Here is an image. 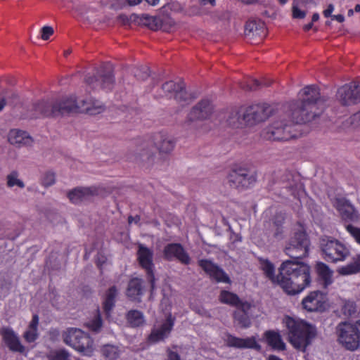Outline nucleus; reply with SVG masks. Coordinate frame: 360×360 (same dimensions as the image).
Segmentation results:
<instances>
[{
	"instance_id": "f257e3e1",
	"label": "nucleus",
	"mask_w": 360,
	"mask_h": 360,
	"mask_svg": "<svg viewBox=\"0 0 360 360\" xmlns=\"http://www.w3.org/2000/svg\"><path fill=\"white\" fill-rule=\"evenodd\" d=\"M328 97L321 96L318 86H306L298 94V99L283 105V118L275 121L262 131L264 139L287 141L296 138L293 127L285 122V117L293 124H302L319 117L326 108Z\"/></svg>"
},
{
	"instance_id": "f03ea898",
	"label": "nucleus",
	"mask_w": 360,
	"mask_h": 360,
	"mask_svg": "<svg viewBox=\"0 0 360 360\" xmlns=\"http://www.w3.org/2000/svg\"><path fill=\"white\" fill-rule=\"evenodd\" d=\"M260 269L265 276L273 283L281 286L289 295H295L308 287L311 281V268L304 262L292 260L283 262L275 275V266L268 259L259 258Z\"/></svg>"
},
{
	"instance_id": "7ed1b4c3",
	"label": "nucleus",
	"mask_w": 360,
	"mask_h": 360,
	"mask_svg": "<svg viewBox=\"0 0 360 360\" xmlns=\"http://www.w3.org/2000/svg\"><path fill=\"white\" fill-rule=\"evenodd\" d=\"M286 326L289 330V341L301 352H305L317 336L316 326L303 320H295L288 317Z\"/></svg>"
},
{
	"instance_id": "20e7f679",
	"label": "nucleus",
	"mask_w": 360,
	"mask_h": 360,
	"mask_svg": "<svg viewBox=\"0 0 360 360\" xmlns=\"http://www.w3.org/2000/svg\"><path fill=\"white\" fill-rule=\"evenodd\" d=\"M338 341L346 349L355 351L360 346V320L354 323L340 322L336 327Z\"/></svg>"
},
{
	"instance_id": "39448f33",
	"label": "nucleus",
	"mask_w": 360,
	"mask_h": 360,
	"mask_svg": "<svg viewBox=\"0 0 360 360\" xmlns=\"http://www.w3.org/2000/svg\"><path fill=\"white\" fill-rule=\"evenodd\" d=\"M226 180L230 188L243 191L250 188L255 184L257 174L249 168L238 167L229 172Z\"/></svg>"
},
{
	"instance_id": "423d86ee",
	"label": "nucleus",
	"mask_w": 360,
	"mask_h": 360,
	"mask_svg": "<svg viewBox=\"0 0 360 360\" xmlns=\"http://www.w3.org/2000/svg\"><path fill=\"white\" fill-rule=\"evenodd\" d=\"M309 239L304 231L295 232L285 246L284 252L292 260L301 262L300 260L309 255Z\"/></svg>"
},
{
	"instance_id": "0eeeda50",
	"label": "nucleus",
	"mask_w": 360,
	"mask_h": 360,
	"mask_svg": "<svg viewBox=\"0 0 360 360\" xmlns=\"http://www.w3.org/2000/svg\"><path fill=\"white\" fill-rule=\"evenodd\" d=\"M63 341L77 351L86 355L93 352V340L82 330L70 328L63 334Z\"/></svg>"
},
{
	"instance_id": "6e6552de",
	"label": "nucleus",
	"mask_w": 360,
	"mask_h": 360,
	"mask_svg": "<svg viewBox=\"0 0 360 360\" xmlns=\"http://www.w3.org/2000/svg\"><path fill=\"white\" fill-rule=\"evenodd\" d=\"M85 83L91 89L112 90L115 84V77L112 69L110 65H102L96 70L94 75H86Z\"/></svg>"
},
{
	"instance_id": "1a4fd4ad",
	"label": "nucleus",
	"mask_w": 360,
	"mask_h": 360,
	"mask_svg": "<svg viewBox=\"0 0 360 360\" xmlns=\"http://www.w3.org/2000/svg\"><path fill=\"white\" fill-rule=\"evenodd\" d=\"M274 107L267 103H258L250 105L243 110L245 126H254L264 122L274 112Z\"/></svg>"
},
{
	"instance_id": "9d476101",
	"label": "nucleus",
	"mask_w": 360,
	"mask_h": 360,
	"mask_svg": "<svg viewBox=\"0 0 360 360\" xmlns=\"http://www.w3.org/2000/svg\"><path fill=\"white\" fill-rule=\"evenodd\" d=\"M320 247L326 261H341L348 255V250L338 240L325 236L320 240Z\"/></svg>"
},
{
	"instance_id": "9b49d317",
	"label": "nucleus",
	"mask_w": 360,
	"mask_h": 360,
	"mask_svg": "<svg viewBox=\"0 0 360 360\" xmlns=\"http://www.w3.org/2000/svg\"><path fill=\"white\" fill-rule=\"evenodd\" d=\"M136 255L138 262L146 271L147 279L150 284L151 289L153 290L155 288L153 251L143 244L139 243Z\"/></svg>"
},
{
	"instance_id": "f8f14e48",
	"label": "nucleus",
	"mask_w": 360,
	"mask_h": 360,
	"mask_svg": "<svg viewBox=\"0 0 360 360\" xmlns=\"http://www.w3.org/2000/svg\"><path fill=\"white\" fill-rule=\"evenodd\" d=\"M337 99L344 106L354 105L360 102V82L346 84L338 89Z\"/></svg>"
},
{
	"instance_id": "ddd939ff",
	"label": "nucleus",
	"mask_w": 360,
	"mask_h": 360,
	"mask_svg": "<svg viewBox=\"0 0 360 360\" xmlns=\"http://www.w3.org/2000/svg\"><path fill=\"white\" fill-rule=\"evenodd\" d=\"M302 305L310 312H323L328 307L327 294L321 290L312 291L302 300Z\"/></svg>"
},
{
	"instance_id": "4468645a",
	"label": "nucleus",
	"mask_w": 360,
	"mask_h": 360,
	"mask_svg": "<svg viewBox=\"0 0 360 360\" xmlns=\"http://www.w3.org/2000/svg\"><path fill=\"white\" fill-rule=\"evenodd\" d=\"M333 206L339 212L341 219L345 223L360 224V214L345 198H335Z\"/></svg>"
},
{
	"instance_id": "2eb2a0df",
	"label": "nucleus",
	"mask_w": 360,
	"mask_h": 360,
	"mask_svg": "<svg viewBox=\"0 0 360 360\" xmlns=\"http://www.w3.org/2000/svg\"><path fill=\"white\" fill-rule=\"evenodd\" d=\"M52 117L69 115L73 113H80L79 103L75 97H66L56 100L52 103Z\"/></svg>"
},
{
	"instance_id": "dca6fc26",
	"label": "nucleus",
	"mask_w": 360,
	"mask_h": 360,
	"mask_svg": "<svg viewBox=\"0 0 360 360\" xmlns=\"http://www.w3.org/2000/svg\"><path fill=\"white\" fill-rule=\"evenodd\" d=\"M213 108L209 100H202L194 105L188 114L185 124L191 126L195 121L205 120L210 117Z\"/></svg>"
},
{
	"instance_id": "f3484780",
	"label": "nucleus",
	"mask_w": 360,
	"mask_h": 360,
	"mask_svg": "<svg viewBox=\"0 0 360 360\" xmlns=\"http://www.w3.org/2000/svg\"><path fill=\"white\" fill-rule=\"evenodd\" d=\"M198 263L199 266L216 282L231 283V280L229 275L219 266L211 260L200 259Z\"/></svg>"
},
{
	"instance_id": "a211bd4d",
	"label": "nucleus",
	"mask_w": 360,
	"mask_h": 360,
	"mask_svg": "<svg viewBox=\"0 0 360 360\" xmlns=\"http://www.w3.org/2000/svg\"><path fill=\"white\" fill-rule=\"evenodd\" d=\"M164 258L167 261L176 259L184 265L191 263V257L180 243H169L163 250Z\"/></svg>"
},
{
	"instance_id": "6ab92c4d",
	"label": "nucleus",
	"mask_w": 360,
	"mask_h": 360,
	"mask_svg": "<svg viewBox=\"0 0 360 360\" xmlns=\"http://www.w3.org/2000/svg\"><path fill=\"white\" fill-rule=\"evenodd\" d=\"M266 35L265 24L261 20H250L245 25V36L250 43H259Z\"/></svg>"
},
{
	"instance_id": "aec40b11",
	"label": "nucleus",
	"mask_w": 360,
	"mask_h": 360,
	"mask_svg": "<svg viewBox=\"0 0 360 360\" xmlns=\"http://www.w3.org/2000/svg\"><path fill=\"white\" fill-rule=\"evenodd\" d=\"M174 321L175 318L169 314L165 321L159 327L154 326L153 328L148 336V340L153 343L164 340L170 334Z\"/></svg>"
},
{
	"instance_id": "412c9836",
	"label": "nucleus",
	"mask_w": 360,
	"mask_h": 360,
	"mask_svg": "<svg viewBox=\"0 0 360 360\" xmlns=\"http://www.w3.org/2000/svg\"><path fill=\"white\" fill-rule=\"evenodd\" d=\"M98 195V191L96 187L77 188L68 193L70 200L75 204H79L84 201L91 200L94 196Z\"/></svg>"
},
{
	"instance_id": "4be33fe9",
	"label": "nucleus",
	"mask_w": 360,
	"mask_h": 360,
	"mask_svg": "<svg viewBox=\"0 0 360 360\" xmlns=\"http://www.w3.org/2000/svg\"><path fill=\"white\" fill-rule=\"evenodd\" d=\"M0 333L8 349L14 352L25 353V347L21 344L19 338L10 328H3Z\"/></svg>"
},
{
	"instance_id": "5701e85b",
	"label": "nucleus",
	"mask_w": 360,
	"mask_h": 360,
	"mask_svg": "<svg viewBox=\"0 0 360 360\" xmlns=\"http://www.w3.org/2000/svg\"><path fill=\"white\" fill-rule=\"evenodd\" d=\"M227 345L229 347L240 349H253L257 352L262 350V347L257 343L255 337H250L247 338H240L229 335L227 338Z\"/></svg>"
},
{
	"instance_id": "b1692460",
	"label": "nucleus",
	"mask_w": 360,
	"mask_h": 360,
	"mask_svg": "<svg viewBox=\"0 0 360 360\" xmlns=\"http://www.w3.org/2000/svg\"><path fill=\"white\" fill-rule=\"evenodd\" d=\"M153 142L160 153H169L174 148L175 143L166 133L158 132L153 136Z\"/></svg>"
},
{
	"instance_id": "393cba45",
	"label": "nucleus",
	"mask_w": 360,
	"mask_h": 360,
	"mask_svg": "<svg viewBox=\"0 0 360 360\" xmlns=\"http://www.w3.org/2000/svg\"><path fill=\"white\" fill-rule=\"evenodd\" d=\"M285 219V216L284 213L277 212L269 222L270 229L273 232V236L276 240H280L284 238L283 224Z\"/></svg>"
},
{
	"instance_id": "a878e982",
	"label": "nucleus",
	"mask_w": 360,
	"mask_h": 360,
	"mask_svg": "<svg viewBox=\"0 0 360 360\" xmlns=\"http://www.w3.org/2000/svg\"><path fill=\"white\" fill-rule=\"evenodd\" d=\"M8 141L18 147L29 146L32 143V137L27 132L19 129H11L8 134Z\"/></svg>"
},
{
	"instance_id": "bb28decb",
	"label": "nucleus",
	"mask_w": 360,
	"mask_h": 360,
	"mask_svg": "<svg viewBox=\"0 0 360 360\" xmlns=\"http://www.w3.org/2000/svg\"><path fill=\"white\" fill-rule=\"evenodd\" d=\"M52 103L46 101H39L32 105L31 118L40 117H52Z\"/></svg>"
},
{
	"instance_id": "cd10ccee",
	"label": "nucleus",
	"mask_w": 360,
	"mask_h": 360,
	"mask_svg": "<svg viewBox=\"0 0 360 360\" xmlns=\"http://www.w3.org/2000/svg\"><path fill=\"white\" fill-rule=\"evenodd\" d=\"M80 113H87L91 115L100 114L105 110V106L98 101L82 100L79 102Z\"/></svg>"
},
{
	"instance_id": "c85d7f7f",
	"label": "nucleus",
	"mask_w": 360,
	"mask_h": 360,
	"mask_svg": "<svg viewBox=\"0 0 360 360\" xmlns=\"http://www.w3.org/2000/svg\"><path fill=\"white\" fill-rule=\"evenodd\" d=\"M143 294V281L138 278L131 279L127 288V296L131 300L140 301Z\"/></svg>"
},
{
	"instance_id": "c756f323",
	"label": "nucleus",
	"mask_w": 360,
	"mask_h": 360,
	"mask_svg": "<svg viewBox=\"0 0 360 360\" xmlns=\"http://www.w3.org/2000/svg\"><path fill=\"white\" fill-rule=\"evenodd\" d=\"M139 20L140 22H138V25H143L153 30H157L159 29H162V30H168L165 27V23L160 18L143 14L141 16H139Z\"/></svg>"
},
{
	"instance_id": "7c9ffc66",
	"label": "nucleus",
	"mask_w": 360,
	"mask_h": 360,
	"mask_svg": "<svg viewBox=\"0 0 360 360\" xmlns=\"http://www.w3.org/2000/svg\"><path fill=\"white\" fill-rule=\"evenodd\" d=\"M264 337L266 342L272 349L278 351H283L285 349V344L282 340L281 335L278 332L274 330H266Z\"/></svg>"
},
{
	"instance_id": "2f4dec72",
	"label": "nucleus",
	"mask_w": 360,
	"mask_h": 360,
	"mask_svg": "<svg viewBox=\"0 0 360 360\" xmlns=\"http://www.w3.org/2000/svg\"><path fill=\"white\" fill-rule=\"evenodd\" d=\"M314 0H293L292 6V15L293 18L303 19L307 15V11L302 8L309 5H316Z\"/></svg>"
},
{
	"instance_id": "473e14b6",
	"label": "nucleus",
	"mask_w": 360,
	"mask_h": 360,
	"mask_svg": "<svg viewBox=\"0 0 360 360\" xmlns=\"http://www.w3.org/2000/svg\"><path fill=\"white\" fill-rule=\"evenodd\" d=\"M316 271L319 279L323 282L325 288L332 283L333 272L329 269L328 265L321 262H317L316 264Z\"/></svg>"
},
{
	"instance_id": "72a5a7b5",
	"label": "nucleus",
	"mask_w": 360,
	"mask_h": 360,
	"mask_svg": "<svg viewBox=\"0 0 360 360\" xmlns=\"http://www.w3.org/2000/svg\"><path fill=\"white\" fill-rule=\"evenodd\" d=\"M117 296V290L115 285L110 287L105 292L103 302V309L107 316L110 315L111 311L115 306V300Z\"/></svg>"
},
{
	"instance_id": "f704fd0d",
	"label": "nucleus",
	"mask_w": 360,
	"mask_h": 360,
	"mask_svg": "<svg viewBox=\"0 0 360 360\" xmlns=\"http://www.w3.org/2000/svg\"><path fill=\"white\" fill-rule=\"evenodd\" d=\"M127 323L132 328H137L145 324V318L142 311L131 309L125 316Z\"/></svg>"
},
{
	"instance_id": "c9c22d12",
	"label": "nucleus",
	"mask_w": 360,
	"mask_h": 360,
	"mask_svg": "<svg viewBox=\"0 0 360 360\" xmlns=\"http://www.w3.org/2000/svg\"><path fill=\"white\" fill-rule=\"evenodd\" d=\"M218 300L222 304L235 307L240 303V299L236 293L226 290H221Z\"/></svg>"
},
{
	"instance_id": "e433bc0d",
	"label": "nucleus",
	"mask_w": 360,
	"mask_h": 360,
	"mask_svg": "<svg viewBox=\"0 0 360 360\" xmlns=\"http://www.w3.org/2000/svg\"><path fill=\"white\" fill-rule=\"evenodd\" d=\"M180 85V82H174L172 80L167 81L162 84L160 92L155 96L158 98L174 96L175 92L177 91Z\"/></svg>"
},
{
	"instance_id": "4c0bfd02",
	"label": "nucleus",
	"mask_w": 360,
	"mask_h": 360,
	"mask_svg": "<svg viewBox=\"0 0 360 360\" xmlns=\"http://www.w3.org/2000/svg\"><path fill=\"white\" fill-rule=\"evenodd\" d=\"M101 353L105 360H117L120 355L119 347L107 344L101 347Z\"/></svg>"
},
{
	"instance_id": "58836bf2",
	"label": "nucleus",
	"mask_w": 360,
	"mask_h": 360,
	"mask_svg": "<svg viewBox=\"0 0 360 360\" xmlns=\"http://www.w3.org/2000/svg\"><path fill=\"white\" fill-rule=\"evenodd\" d=\"M226 122L229 126L234 128H240L245 126L243 110H232L230 112Z\"/></svg>"
},
{
	"instance_id": "ea45409f",
	"label": "nucleus",
	"mask_w": 360,
	"mask_h": 360,
	"mask_svg": "<svg viewBox=\"0 0 360 360\" xmlns=\"http://www.w3.org/2000/svg\"><path fill=\"white\" fill-rule=\"evenodd\" d=\"M174 98L180 103H189L195 98V97L191 96V94L187 92L185 84L183 82H180V85L175 92Z\"/></svg>"
},
{
	"instance_id": "a19ab883",
	"label": "nucleus",
	"mask_w": 360,
	"mask_h": 360,
	"mask_svg": "<svg viewBox=\"0 0 360 360\" xmlns=\"http://www.w3.org/2000/svg\"><path fill=\"white\" fill-rule=\"evenodd\" d=\"M233 319L238 325L242 328L250 327L251 321L248 313L244 311H234Z\"/></svg>"
},
{
	"instance_id": "79ce46f5",
	"label": "nucleus",
	"mask_w": 360,
	"mask_h": 360,
	"mask_svg": "<svg viewBox=\"0 0 360 360\" xmlns=\"http://www.w3.org/2000/svg\"><path fill=\"white\" fill-rule=\"evenodd\" d=\"M360 271V255H357L354 262L340 269V274L347 275Z\"/></svg>"
},
{
	"instance_id": "37998d69",
	"label": "nucleus",
	"mask_w": 360,
	"mask_h": 360,
	"mask_svg": "<svg viewBox=\"0 0 360 360\" xmlns=\"http://www.w3.org/2000/svg\"><path fill=\"white\" fill-rule=\"evenodd\" d=\"M117 20L119 23L124 26H131L132 24L138 25V22H140L139 15L135 13L129 16L125 14H120L117 16Z\"/></svg>"
},
{
	"instance_id": "c03bdc74",
	"label": "nucleus",
	"mask_w": 360,
	"mask_h": 360,
	"mask_svg": "<svg viewBox=\"0 0 360 360\" xmlns=\"http://www.w3.org/2000/svg\"><path fill=\"white\" fill-rule=\"evenodd\" d=\"M18 177V172L17 171L11 172L6 176L7 186L10 188L17 186L20 188H23L25 187V184L22 180L19 179Z\"/></svg>"
},
{
	"instance_id": "a18cd8bd",
	"label": "nucleus",
	"mask_w": 360,
	"mask_h": 360,
	"mask_svg": "<svg viewBox=\"0 0 360 360\" xmlns=\"http://www.w3.org/2000/svg\"><path fill=\"white\" fill-rule=\"evenodd\" d=\"M87 326L91 331L96 333L101 331L103 326V321L98 310L94 318L87 323Z\"/></svg>"
},
{
	"instance_id": "49530a36",
	"label": "nucleus",
	"mask_w": 360,
	"mask_h": 360,
	"mask_svg": "<svg viewBox=\"0 0 360 360\" xmlns=\"http://www.w3.org/2000/svg\"><path fill=\"white\" fill-rule=\"evenodd\" d=\"M239 85L244 91H252L257 90L262 84L257 79H246L240 82Z\"/></svg>"
},
{
	"instance_id": "de8ad7c7",
	"label": "nucleus",
	"mask_w": 360,
	"mask_h": 360,
	"mask_svg": "<svg viewBox=\"0 0 360 360\" xmlns=\"http://www.w3.org/2000/svg\"><path fill=\"white\" fill-rule=\"evenodd\" d=\"M2 95L6 101V104L15 105L20 102V96L16 91L6 89L3 91Z\"/></svg>"
},
{
	"instance_id": "09e8293b",
	"label": "nucleus",
	"mask_w": 360,
	"mask_h": 360,
	"mask_svg": "<svg viewBox=\"0 0 360 360\" xmlns=\"http://www.w3.org/2000/svg\"><path fill=\"white\" fill-rule=\"evenodd\" d=\"M49 360H72L70 354L65 349L55 350L49 356Z\"/></svg>"
},
{
	"instance_id": "8fccbe9b",
	"label": "nucleus",
	"mask_w": 360,
	"mask_h": 360,
	"mask_svg": "<svg viewBox=\"0 0 360 360\" xmlns=\"http://www.w3.org/2000/svg\"><path fill=\"white\" fill-rule=\"evenodd\" d=\"M342 311L345 316H352L356 312V305L353 301H345L342 307Z\"/></svg>"
},
{
	"instance_id": "3c124183",
	"label": "nucleus",
	"mask_w": 360,
	"mask_h": 360,
	"mask_svg": "<svg viewBox=\"0 0 360 360\" xmlns=\"http://www.w3.org/2000/svg\"><path fill=\"white\" fill-rule=\"evenodd\" d=\"M134 75L138 79L146 80L150 76L149 68L147 66L136 68L134 70Z\"/></svg>"
},
{
	"instance_id": "603ef678",
	"label": "nucleus",
	"mask_w": 360,
	"mask_h": 360,
	"mask_svg": "<svg viewBox=\"0 0 360 360\" xmlns=\"http://www.w3.org/2000/svg\"><path fill=\"white\" fill-rule=\"evenodd\" d=\"M148 144L146 143H142L141 149L138 155L142 161H149L153 158V153L147 148Z\"/></svg>"
},
{
	"instance_id": "864d4df0",
	"label": "nucleus",
	"mask_w": 360,
	"mask_h": 360,
	"mask_svg": "<svg viewBox=\"0 0 360 360\" xmlns=\"http://www.w3.org/2000/svg\"><path fill=\"white\" fill-rule=\"evenodd\" d=\"M345 229L354 238L356 242L360 244V228L356 227L352 224H345Z\"/></svg>"
},
{
	"instance_id": "5fc2aeb1",
	"label": "nucleus",
	"mask_w": 360,
	"mask_h": 360,
	"mask_svg": "<svg viewBox=\"0 0 360 360\" xmlns=\"http://www.w3.org/2000/svg\"><path fill=\"white\" fill-rule=\"evenodd\" d=\"M55 174L53 172H47L45 174L42 179V184L45 187H49L55 184Z\"/></svg>"
},
{
	"instance_id": "6e6d98bb",
	"label": "nucleus",
	"mask_w": 360,
	"mask_h": 360,
	"mask_svg": "<svg viewBox=\"0 0 360 360\" xmlns=\"http://www.w3.org/2000/svg\"><path fill=\"white\" fill-rule=\"evenodd\" d=\"M37 330L30 328L28 330L25 332L24 338L28 342H34L37 338Z\"/></svg>"
},
{
	"instance_id": "4d7b16f0",
	"label": "nucleus",
	"mask_w": 360,
	"mask_h": 360,
	"mask_svg": "<svg viewBox=\"0 0 360 360\" xmlns=\"http://www.w3.org/2000/svg\"><path fill=\"white\" fill-rule=\"evenodd\" d=\"M282 181L283 182H286V185L285 186V188H289V189L293 188V186H294V185L292 184L293 176L290 172H285L282 176Z\"/></svg>"
},
{
	"instance_id": "13d9d810",
	"label": "nucleus",
	"mask_w": 360,
	"mask_h": 360,
	"mask_svg": "<svg viewBox=\"0 0 360 360\" xmlns=\"http://www.w3.org/2000/svg\"><path fill=\"white\" fill-rule=\"evenodd\" d=\"M53 29L51 26H44L41 28V39L47 40L53 34Z\"/></svg>"
},
{
	"instance_id": "bf43d9fd",
	"label": "nucleus",
	"mask_w": 360,
	"mask_h": 360,
	"mask_svg": "<svg viewBox=\"0 0 360 360\" xmlns=\"http://www.w3.org/2000/svg\"><path fill=\"white\" fill-rule=\"evenodd\" d=\"M236 307L238 309V310L237 311H244V312L248 313V311L251 308V304L249 302H246V301L245 302H243L240 300V303Z\"/></svg>"
},
{
	"instance_id": "052dcab7",
	"label": "nucleus",
	"mask_w": 360,
	"mask_h": 360,
	"mask_svg": "<svg viewBox=\"0 0 360 360\" xmlns=\"http://www.w3.org/2000/svg\"><path fill=\"white\" fill-rule=\"evenodd\" d=\"M167 360H181L179 354L174 351H172L170 349H167Z\"/></svg>"
},
{
	"instance_id": "680f3d73",
	"label": "nucleus",
	"mask_w": 360,
	"mask_h": 360,
	"mask_svg": "<svg viewBox=\"0 0 360 360\" xmlns=\"http://www.w3.org/2000/svg\"><path fill=\"white\" fill-rule=\"evenodd\" d=\"M161 20L165 23V27L168 29L167 30H164L165 32H169L171 28L174 25V21L167 17L164 18H161Z\"/></svg>"
},
{
	"instance_id": "e2e57ef3",
	"label": "nucleus",
	"mask_w": 360,
	"mask_h": 360,
	"mask_svg": "<svg viewBox=\"0 0 360 360\" xmlns=\"http://www.w3.org/2000/svg\"><path fill=\"white\" fill-rule=\"evenodd\" d=\"M334 10V6L333 4H330L328 6V8L323 11V15L326 17V18H329L331 16H333V15H332V13Z\"/></svg>"
},
{
	"instance_id": "0e129e2a",
	"label": "nucleus",
	"mask_w": 360,
	"mask_h": 360,
	"mask_svg": "<svg viewBox=\"0 0 360 360\" xmlns=\"http://www.w3.org/2000/svg\"><path fill=\"white\" fill-rule=\"evenodd\" d=\"M39 322V318L37 314L34 315L32 321L30 323L29 328L37 330V325Z\"/></svg>"
},
{
	"instance_id": "69168bd1",
	"label": "nucleus",
	"mask_w": 360,
	"mask_h": 360,
	"mask_svg": "<svg viewBox=\"0 0 360 360\" xmlns=\"http://www.w3.org/2000/svg\"><path fill=\"white\" fill-rule=\"evenodd\" d=\"M331 19L336 20L339 22H342L345 20V17L342 14L333 15V16H331Z\"/></svg>"
},
{
	"instance_id": "338daca9",
	"label": "nucleus",
	"mask_w": 360,
	"mask_h": 360,
	"mask_svg": "<svg viewBox=\"0 0 360 360\" xmlns=\"http://www.w3.org/2000/svg\"><path fill=\"white\" fill-rule=\"evenodd\" d=\"M143 0H127V4L131 6H136L142 2Z\"/></svg>"
},
{
	"instance_id": "774afa93",
	"label": "nucleus",
	"mask_w": 360,
	"mask_h": 360,
	"mask_svg": "<svg viewBox=\"0 0 360 360\" xmlns=\"http://www.w3.org/2000/svg\"><path fill=\"white\" fill-rule=\"evenodd\" d=\"M6 105V101L5 98H0V112L4 109Z\"/></svg>"
}]
</instances>
